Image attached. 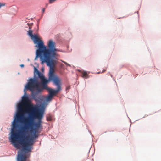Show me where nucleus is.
Segmentation results:
<instances>
[{"instance_id": "1", "label": "nucleus", "mask_w": 161, "mask_h": 161, "mask_svg": "<svg viewBox=\"0 0 161 161\" xmlns=\"http://www.w3.org/2000/svg\"><path fill=\"white\" fill-rule=\"evenodd\" d=\"M22 97V102L18 107V111L12 122L10 141L15 143L17 139L23 146L32 145L38 137V131L42 127V112L31 104L28 96Z\"/></svg>"}, {"instance_id": "2", "label": "nucleus", "mask_w": 161, "mask_h": 161, "mask_svg": "<svg viewBox=\"0 0 161 161\" xmlns=\"http://www.w3.org/2000/svg\"><path fill=\"white\" fill-rule=\"evenodd\" d=\"M27 24L29 29L28 31V34L33 40L34 44H37L35 47L38 48L36 51V56L35 59L36 60L37 57H40L42 64L46 63L47 65L50 67L48 80L46 79L41 72L39 71L37 69L35 68V72L40 79L43 88H47V85L49 83L50 81H53L56 86H61L60 79L54 73L53 59L56 58L58 55L57 53L58 50L55 48V42L52 40H49L47 44L48 48H47V47L44 45L43 42L39 39L38 35L32 34L33 31L31 30V26L33 24L27 23Z\"/></svg>"}, {"instance_id": "3", "label": "nucleus", "mask_w": 161, "mask_h": 161, "mask_svg": "<svg viewBox=\"0 0 161 161\" xmlns=\"http://www.w3.org/2000/svg\"><path fill=\"white\" fill-rule=\"evenodd\" d=\"M38 77L35 76L34 78L30 79L25 86V89L29 90L32 92L31 96L32 98L36 101H37V95L38 93H40L43 90L42 87L39 86L40 83Z\"/></svg>"}, {"instance_id": "4", "label": "nucleus", "mask_w": 161, "mask_h": 161, "mask_svg": "<svg viewBox=\"0 0 161 161\" xmlns=\"http://www.w3.org/2000/svg\"><path fill=\"white\" fill-rule=\"evenodd\" d=\"M19 139H17L15 143H13L11 141L14 147L16 148H19V145L22 147V149L19 152L18 156V161H26L27 156L26 153L31 151L32 145L33 144L27 145L26 144L24 146L21 145L18 141Z\"/></svg>"}, {"instance_id": "5", "label": "nucleus", "mask_w": 161, "mask_h": 161, "mask_svg": "<svg viewBox=\"0 0 161 161\" xmlns=\"http://www.w3.org/2000/svg\"><path fill=\"white\" fill-rule=\"evenodd\" d=\"M41 86L42 87L43 90L46 89L48 90L49 93V95L46 97V100L47 101H50L53 96L58 93L61 90V86H57V89L56 90H53L51 88H48L47 85V88H44L42 86V84H41Z\"/></svg>"}, {"instance_id": "6", "label": "nucleus", "mask_w": 161, "mask_h": 161, "mask_svg": "<svg viewBox=\"0 0 161 161\" xmlns=\"http://www.w3.org/2000/svg\"><path fill=\"white\" fill-rule=\"evenodd\" d=\"M82 77L85 79H87L89 77V75L86 71H83L82 73Z\"/></svg>"}, {"instance_id": "7", "label": "nucleus", "mask_w": 161, "mask_h": 161, "mask_svg": "<svg viewBox=\"0 0 161 161\" xmlns=\"http://www.w3.org/2000/svg\"><path fill=\"white\" fill-rule=\"evenodd\" d=\"M47 120L48 121H51L52 119V117L50 116H47Z\"/></svg>"}, {"instance_id": "8", "label": "nucleus", "mask_w": 161, "mask_h": 161, "mask_svg": "<svg viewBox=\"0 0 161 161\" xmlns=\"http://www.w3.org/2000/svg\"><path fill=\"white\" fill-rule=\"evenodd\" d=\"M56 0H49V3L51 4L54 2H55Z\"/></svg>"}, {"instance_id": "9", "label": "nucleus", "mask_w": 161, "mask_h": 161, "mask_svg": "<svg viewBox=\"0 0 161 161\" xmlns=\"http://www.w3.org/2000/svg\"><path fill=\"white\" fill-rule=\"evenodd\" d=\"M5 5V3H4V4H1L0 3V8L2 6H4V5Z\"/></svg>"}, {"instance_id": "10", "label": "nucleus", "mask_w": 161, "mask_h": 161, "mask_svg": "<svg viewBox=\"0 0 161 161\" xmlns=\"http://www.w3.org/2000/svg\"><path fill=\"white\" fill-rule=\"evenodd\" d=\"M70 88V86H68L67 88H66V90H69V89Z\"/></svg>"}, {"instance_id": "11", "label": "nucleus", "mask_w": 161, "mask_h": 161, "mask_svg": "<svg viewBox=\"0 0 161 161\" xmlns=\"http://www.w3.org/2000/svg\"><path fill=\"white\" fill-rule=\"evenodd\" d=\"M45 9L44 8H43L42 9V12L43 13L44 12H45Z\"/></svg>"}, {"instance_id": "12", "label": "nucleus", "mask_w": 161, "mask_h": 161, "mask_svg": "<svg viewBox=\"0 0 161 161\" xmlns=\"http://www.w3.org/2000/svg\"><path fill=\"white\" fill-rule=\"evenodd\" d=\"M20 66L22 67V68H23L24 67V65L23 64H21L20 65Z\"/></svg>"}, {"instance_id": "13", "label": "nucleus", "mask_w": 161, "mask_h": 161, "mask_svg": "<svg viewBox=\"0 0 161 161\" xmlns=\"http://www.w3.org/2000/svg\"><path fill=\"white\" fill-rule=\"evenodd\" d=\"M66 65L67 66H71L68 63H67V64H66Z\"/></svg>"}, {"instance_id": "14", "label": "nucleus", "mask_w": 161, "mask_h": 161, "mask_svg": "<svg viewBox=\"0 0 161 161\" xmlns=\"http://www.w3.org/2000/svg\"><path fill=\"white\" fill-rule=\"evenodd\" d=\"M63 62L65 64H67V62H66L65 61H63Z\"/></svg>"}, {"instance_id": "15", "label": "nucleus", "mask_w": 161, "mask_h": 161, "mask_svg": "<svg viewBox=\"0 0 161 161\" xmlns=\"http://www.w3.org/2000/svg\"><path fill=\"white\" fill-rule=\"evenodd\" d=\"M106 71V70L105 69H104L103 70L102 73H103V72H105V71Z\"/></svg>"}, {"instance_id": "16", "label": "nucleus", "mask_w": 161, "mask_h": 161, "mask_svg": "<svg viewBox=\"0 0 161 161\" xmlns=\"http://www.w3.org/2000/svg\"><path fill=\"white\" fill-rule=\"evenodd\" d=\"M47 5H48V4H46V7H47Z\"/></svg>"}, {"instance_id": "17", "label": "nucleus", "mask_w": 161, "mask_h": 161, "mask_svg": "<svg viewBox=\"0 0 161 161\" xmlns=\"http://www.w3.org/2000/svg\"><path fill=\"white\" fill-rule=\"evenodd\" d=\"M100 73V72H98L97 74H99Z\"/></svg>"}]
</instances>
